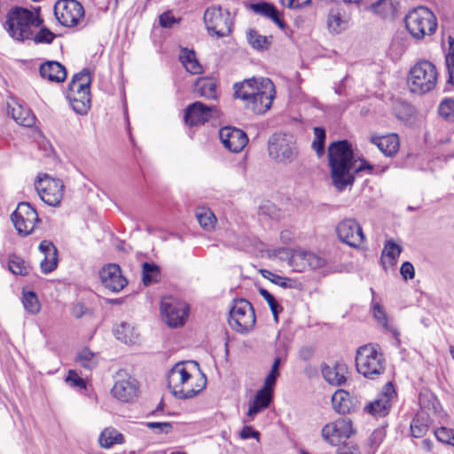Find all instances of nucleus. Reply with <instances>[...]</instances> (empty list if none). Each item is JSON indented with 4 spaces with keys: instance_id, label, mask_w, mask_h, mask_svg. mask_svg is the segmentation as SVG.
Returning <instances> with one entry per match:
<instances>
[{
    "instance_id": "1",
    "label": "nucleus",
    "mask_w": 454,
    "mask_h": 454,
    "mask_svg": "<svg viewBox=\"0 0 454 454\" xmlns=\"http://www.w3.org/2000/svg\"><path fill=\"white\" fill-rule=\"evenodd\" d=\"M41 12V6L27 8L14 5L7 12L4 27L16 42L32 41L35 45L51 44L58 35L44 26Z\"/></svg>"
},
{
    "instance_id": "2",
    "label": "nucleus",
    "mask_w": 454,
    "mask_h": 454,
    "mask_svg": "<svg viewBox=\"0 0 454 454\" xmlns=\"http://www.w3.org/2000/svg\"><path fill=\"white\" fill-rule=\"evenodd\" d=\"M328 158L333 184L338 192L352 187L355 174L364 170L372 171L373 168L365 160H361L356 166L351 145L346 140L332 143L328 148Z\"/></svg>"
},
{
    "instance_id": "3",
    "label": "nucleus",
    "mask_w": 454,
    "mask_h": 454,
    "mask_svg": "<svg viewBox=\"0 0 454 454\" xmlns=\"http://www.w3.org/2000/svg\"><path fill=\"white\" fill-rule=\"evenodd\" d=\"M234 98L244 102L247 109L256 114L266 113L271 106L276 90L269 78H251L233 86Z\"/></svg>"
},
{
    "instance_id": "4",
    "label": "nucleus",
    "mask_w": 454,
    "mask_h": 454,
    "mask_svg": "<svg viewBox=\"0 0 454 454\" xmlns=\"http://www.w3.org/2000/svg\"><path fill=\"white\" fill-rule=\"evenodd\" d=\"M194 372H200V365L196 361L178 362L172 366V395L179 399L192 398L201 392L207 384L206 376L201 373L195 385H188V380Z\"/></svg>"
},
{
    "instance_id": "5",
    "label": "nucleus",
    "mask_w": 454,
    "mask_h": 454,
    "mask_svg": "<svg viewBox=\"0 0 454 454\" xmlns=\"http://www.w3.org/2000/svg\"><path fill=\"white\" fill-rule=\"evenodd\" d=\"M356 367L358 373L371 380L378 378L385 372V359L378 345L368 344L356 351Z\"/></svg>"
},
{
    "instance_id": "6",
    "label": "nucleus",
    "mask_w": 454,
    "mask_h": 454,
    "mask_svg": "<svg viewBox=\"0 0 454 454\" xmlns=\"http://www.w3.org/2000/svg\"><path fill=\"white\" fill-rule=\"evenodd\" d=\"M405 27L415 40H422L433 35L437 28V20L433 12L424 6L410 11L404 19Z\"/></svg>"
},
{
    "instance_id": "7",
    "label": "nucleus",
    "mask_w": 454,
    "mask_h": 454,
    "mask_svg": "<svg viewBox=\"0 0 454 454\" xmlns=\"http://www.w3.org/2000/svg\"><path fill=\"white\" fill-rule=\"evenodd\" d=\"M437 77L436 67L432 62L419 60L409 72L408 84L412 92L426 93L435 87Z\"/></svg>"
},
{
    "instance_id": "8",
    "label": "nucleus",
    "mask_w": 454,
    "mask_h": 454,
    "mask_svg": "<svg viewBox=\"0 0 454 454\" xmlns=\"http://www.w3.org/2000/svg\"><path fill=\"white\" fill-rule=\"evenodd\" d=\"M270 157L278 163L290 164L299 154L296 140L290 134H273L268 143Z\"/></svg>"
},
{
    "instance_id": "9",
    "label": "nucleus",
    "mask_w": 454,
    "mask_h": 454,
    "mask_svg": "<svg viewBox=\"0 0 454 454\" xmlns=\"http://www.w3.org/2000/svg\"><path fill=\"white\" fill-rule=\"evenodd\" d=\"M255 321L254 308L248 301H233L228 317V324L233 331L241 334L248 333L254 329Z\"/></svg>"
},
{
    "instance_id": "10",
    "label": "nucleus",
    "mask_w": 454,
    "mask_h": 454,
    "mask_svg": "<svg viewBox=\"0 0 454 454\" xmlns=\"http://www.w3.org/2000/svg\"><path fill=\"white\" fill-rule=\"evenodd\" d=\"M11 220L21 237L30 235L35 224L42 222L36 209L29 202H20L11 215Z\"/></svg>"
},
{
    "instance_id": "11",
    "label": "nucleus",
    "mask_w": 454,
    "mask_h": 454,
    "mask_svg": "<svg viewBox=\"0 0 454 454\" xmlns=\"http://www.w3.org/2000/svg\"><path fill=\"white\" fill-rule=\"evenodd\" d=\"M84 8L76 0H59L54 5V16L63 27H74L84 20Z\"/></svg>"
},
{
    "instance_id": "12",
    "label": "nucleus",
    "mask_w": 454,
    "mask_h": 454,
    "mask_svg": "<svg viewBox=\"0 0 454 454\" xmlns=\"http://www.w3.org/2000/svg\"><path fill=\"white\" fill-rule=\"evenodd\" d=\"M35 187L45 204L51 207L59 206L64 191L62 180L52 178L48 174H43V176L39 175L35 182Z\"/></svg>"
},
{
    "instance_id": "13",
    "label": "nucleus",
    "mask_w": 454,
    "mask_h": 454,
    "mask_svg": "<svg viewBox=\"0 0 454 454\" xmlns=\"http://www.w3.org/2000/svg\"><path fill=\"white\" fill-rule=\"evenodd\" d=\"M204 22L207 29L213 32L217 37H225L231 33V13L220 6L208 7L204 13Z\"/></svg>"
},
{
    "instance_id": "14",
    "label": "nucleus",
    "mask_w": 454,
    "mask_h": 454,
    "mask_svg": "<svg viewBox=\"0 0 454 454\" xmlns=\"http://www.w3.org/2000/svg\"><path fill=\"white\" fill-rule=\"evenodd\" d=\"M353 433L352 422L348 418H339L325 425L321 430L324 441L333 446L343 444Z\"/></svg>"
},
{
    "instance_id": "15",
    "label": "nucleus",
    "mask_w": 454,
    "mask_h": 454,
    "mask_svg": "<svg viewBox=\"0 0 454 454\" xmlns=\"http://www.w3.org/2000/svg\"><path fill=\"white\" fill-rule=\"evenodd\" d=\"M88 74H90V70L87 67L82 68L80 72L74 74L67 85L66 98L69 101L73 110L81 115L86 114L90 108L91 94H82L77 90L74 92V81H82Z\"/></svg>"
},
{
    "instance_id": "16",
    "label": "nucleus",
    "mask_w": 454,
    "mask_h": 454,
    "mask_svg": "<svg viewBox=\"0 0 454 454\" xmlns=\"http://www.w3.org/2000/svg\"><path fill=\"white\" fill-rule=\"evenodd\" d=\"M98 276L102 286L113 293L121 292L129 284L121 266L117 263L105 264L100 269Z\"/></svg>"
},
{
    "instance_id": "17",
    "label": "nucleus",
    "mask_w": 454,
    "mask_h": 454,
    "mask_svg": "<svg viewBox=\"0 0 454 454\" xmlns=\"http://www.w3.org/2000/svg\"><path fill=\"white\" fill-rule=\"evenodd\" d=\"M336 232L340 240L351 247H359L365 239L360 224L351 218L339 223Z\"/></svg>"
},
{
    "instance_id": "18",
    "label": "nucleus",
    "mask_w": 454,
    "mask_h": 454,
    "mask_svg": "<svg viewBox=\"0 0 454 454\" xmlns=\"http://www.w3.org/2000/svg\"><path fill=\"white\" fill-rule=\"evenodd\" d=\"M218 115V109L215 106H207L201 102L189 105L184 114V121L189 126H198L208 121L212 117Z\"/></svg>"
},
{
    "instance_id": "19",
    "label": "nucleus",
    "mask_w": 454,
    "mask_h": 454,
    "mask_svg": "<svg viewBox=\"0 0 454 454\" xmlns=\"http://www.w3.org/2000/svg\"><path fill=\"white\" fill-rule=\"evenodd\" d=\"M290 265L297 272H302L306 269H319L325 265L326 260L312 252L302 249H295L290 257Z\"/></svg>"
},
{
    "instance_id": "20",
    "label": "nucleus",
    "mask_w": 454,
    "mask_h": 454,
    "mask_svg": "<svg viewBox=\"0 0 454 454\" xmlns=\"http://www.w3.org/2000/svg\"><path fill=\"white\" fill-rule=\"evenodd\" d=\"M396 394L391 382H387L378 395L377 398L366 405L365 410L372 415L377 417L386 416L391 407V403Z\"/></svg>"
},
{
    "instance_id": "21",
    "label": "nucleus",
    "mask_w": 454,
    "mask_h": 454,
    "mask_svg": "<svg viewBox=\"0 0 454 454\" xmlns=\"http://www.w3.org/2000/svg\"><path fill=\"white\" fill-rule=\"evenodd\" d=\"M219 137L224 147L232 153L242 151L248 142L247 134L233 127L222 128L219 130Z\"/></svg>"
},
{
    "instance_id": "22",
    "label": "nucleus",
    "mask_w": 454,
    "mask_h": 454,
    "mask_svg": "<svg viewBox=\"0 0 454 454\" xmlns=\"http://www.w3.org/2000/svg\"><path fill=\"white\" fill-rule=\"evenodd\" d=\"M170 28V10L165 11L159 16V26L153 25L152 37L155 45H159V52L162 56V61L167 65L170 62L168 56L169 43L167 40L161 41V29Z\"/></svg>"
},
{
    "instance_id": "23",
    "label": "nucleus",
    "mask_w": 454,
    "mask_h": 454,
    "mask_svg": "<svg viewBox=\"0 0 454 454\" xmlns=\"http://www.w3.org/2000/svg\"><path fill=\"white\" fill-rule=\"evenodd\" d=\"M39 74L43 79L51 82L61 83L67 76L64 65L57 60H46L39 67Z\"/></svg>"
},
{
    "instance_id": "24",
    "label": "nucleus",
    "mask_w": 454,
    "mask_h": 454,
    "mask_svg": "<svg viewBox=\"0 0 454 454\" xmlns=\"http://www.w3.org/2000/svg\"><path fill=\"white\" fill-rule=\"evenodd\" d=\"M272 394L273 388L270 387H267L265 385L257 391L247 413L248 419H246L245 422L252 421L256 414L269 407L272 400Z\"/></svg>"
},
{
    "instance_id": "25",
    "label": "nucleus",
    "mask_w": 454,
    "mask_h": 454,
    "mask_svg": "<svg viewBox=\"0 0 454 454\" xmlns=\"http://www.w3.org/2000/svg\"><path fill=\"white\" fill-rule=\"evenodd\" d=\"M137 382L135 379L129 378L127 380L115 382L111 389L113 395L121 402H130L137 395Z\"/></svg>"
},
{
    "instance_id": "26",
    "label": "nucleus",
    "mask_w": 454,
    "mask_h": 454,
    "mask_svg": "<svg viewBox=\"0 0 454 454\" xmlns=\"http://www.w3.org/2000/svg\"><path fill=\"white\" fill-rule=\"evenodd\" d=\"M347 368L345 364H336L330 366L326 364L321 365L322 376L325 381L333 386H340L346 381Z\"/></svg>"
},
{
    "instance_id": "27",
    "label": "nucleus",
    "mask_w": 454,
    "mask_h": 454,
    "mask_svg": "<svg viewBox=\"0 0 454 454\" xmlns=\"http://www.w3.org/2000/svg\"><path fill=\"white\" fill-rule=\"evenodd\" d=\"M371 142L386 156L395 154L400 146L399 137L396 134H390L382 137H372Z\"/></svg>"
},
{
    "instance_id": "28",
    "label": "nucleus",
    "mask_w": 454,
    "mask_h": 454,
    "mask_svg": "<svg viewBox=\"0 0 454 454\" xmlns=\"http://www.w3.org/2000/svg\"><path fill=\"white\" fill-rule=\"evenodd\" d=\"M250 9L256 14L270 19L280 29L286 28V23L280 19V13L273 4L266 2L251 4Z\"/></svg>"
},
{
    "instance_id": "29",
    "label": "nucleus",
    "mask_w": 454,
    "mask_h": 454,
    "mask_svg": "<svg viewBox=\"0 0 454 454\" xmlns=\"http://www.w3.org/2000/svg\"><path fill=\"white\" fill-rule=\"evenodd\" d=\"M327 25L329 30L335 34H340L348 27V19L344 16L343 8L339 6L331 8Z\"/></svg>"
},
{
    "instance_id": "30",
    "label": "nucleus",
    "mask_w": 454,
    "mask_h": 454,
    "mask_svg": "<svg viewBox=\"0 0 454 454\" xmlns=\"http://www.w3.org/2000/svg\"><path fill=\"white\" fill-rule=\"evenodd\" d=\"M114 337L128 345L135 344L139 337L137 329L127 322H121L113 329Z\"/></svg>"
},
{
    "instance_id": "31",
    "label": "nucleus",
    "mask_w": 454,
    "mask_h": 454,
    "mask_svg": "<svg viewBox=\"0 0 454 454\" xmlns=\"http://www.w3.org/2000/svg\"><path fill=\"white\" fill-rule=\"evenodd\" d=\"M190 316V305L181 300L172 299V328L182 327Z\"/></svg>"
},
{
    "instance_id": "32",
    "label": "nucleus",
    "mask_w": 454,
    "mask_h": 454,
    "mask_svg": "<svg viewBox=\"0 0 454 454\" xmlns=\"http://www.w3.org/2000/svg\"><path fill=\"white\" fill-rule=\"evenodd\" d=\"M178 59L188 73L192 74H199L202 73V66L198 61L193 50L180 48Z\"/></svg>"
},
{
    "instance_id": "33",
    "label": "nucleus",
    "mask_w": 454,
    "mask_h": 454,
    "mask_svg": "<svg viewBox=\"0 0 454 454\" xmlns=\"http://www.w3.org/2000/svg\"><path fill=\"white\" fill-rule=\"evenodd\" d=\"M98 442L101 447L109 449L114 444L123 443L125 442V438L124 435L115 428L106 427L101 432Z\"/></svg>"
},
{
    "instance_id": "34",
    "label": "nucleus",
    "mask_w": 454,
    "mask_h": 454,
    "mask_svg": "<svg viewBox=\"0 0 454 454\" xmlns=\"http://www.w3.org/2000/svg\"><path fill=\"white\" fill-rule=\"evenodd\" d=\"M332 404L333 410L340 414H345L349 412L351 409V400L349 393L343 390L339 389L335 391V393L332 396Z\"/></svg>"
},
{
    "instance_id": "35",
    "label": "nucleus",
    "mask_w": 454,
    "mask_h": 454,
    "mask_svg": "<svg viewBox=\"0 0 454 454\" xmlns=\"http://www.w3.org/2000/svg\"><path fill=\"white\" fill-rule=\"evenodd\" d=\"M160 278V268L155 262H144L142 263V282L145 286L157 283Z\"/></svg>"
},
{
    "instance_id": "36",
    "label": "nucleus",
    "mask_w": 454,
    "mask_h": 454,
    "mask_svg": "<svg viewBox=\"0 0 454 454\" xmlns=\"http://www.w3.org/2000/svg\"><path fill=\"white\" fill-rule=\"evenodd\" d=\"M12 116L18 124L24 127H32L35 123V116L32 111L21 105L18 108H12Z\"/></svg>"
},
{
    "instance_id": "37",
    "label": "nucleus",
    "mask_w": 454,
    "mask_h": 454,
    "mask_svg": "<svg viewBox=\"0 0 454 454\" xmlns=\"http://www.w3.org/2000/svg\"><path fill=\"white\" fill-rule=\"evenodd\" d=\"M195 87L196 90L201 97L209 99H215L217 98L216 82L214 79L207 77L200 78L197 81Z\"/></svg>"
},
{
    "instance_id": "38",
    "label": "nucleus",
    "mask_w": 454,
    "mask_h": 454,
    "mask_svg": "<svg viewBox=\"0 0 454 454\" xmlns=\"http://www.w3.org/2000/svg\"><path fill=\"white\" fill-rule=\"evenodd\" d=\"M195 215L202 229L207 231L214 230L216 223V217L211 209L207 207H198Z\"/></svg>"
},
{
    "instance_id": "39",
    "label": "nucleus",
    "mask_w": 454,
    "mask_h": 454,
    "mask_svg": "<svg viewBox=\"0 0 454 454\" xmlns=\"http://www.w3.org/2000/svg\"><path fill=\"white\" fill-rule=\"evenodd\" d=\"M247 40L248 44L254 50L263 51L269 49L271 43V36L268 37L260 35L254 29H249L247 32Z\"/></svg>"
},
{
    "instance_id": "40",
    "label": "nucleus",
    "mask_w": 454,
    "mask_h": 454,
    "mask_svg": "<svg viewBox=\"0 0 454 454\" xmlns=\"http://www.w3.org/2000/svg\"><path fill=\"white\" fill-rule=\"evenodd\" d=\"M74 361L84 369L91 371L96 368L98 365V361L96 360V353L92 352L89 348L85 347L82 350H80Z\"/></svg>"
},
{
    "instance_id": "41",
    "label": "nucleus",
    "mask_w": 454,
    "mask_h": 454,
    "mask_svg": "<svg viewBox=\"0 0 454 454\" xmlns=\"http://www.w3.org/2000/svg\"><path fill=\"white\" fill-rule=\"evenodd\" d=\"M370 9L382 18L393 17L395 12L394 0H379Z\"/></svg>"
},
{
    "instance_id": "42",
    "label": "nucleus",
    "mask_w": 454,
    "mask_h": 454,
    "mask_svg": "<svg viewBox=\"0 0 454 454\" xmlns=\"http://www.w3.org/2000/svg\"><path fill=\"white\" fill-rule=\"evenodd\" d=\"M22 303L25 309L32 315H35L40 311L41 305L35 291L25 292L23 290Z\"/></svg>"
},
{
    "instance_id": "43",
    "label": "nucleus",
    "mask_w": 454,
    "mask_h": 454,
    "mask_svg": "<svg viewBox=\"0 0 454 454\" xmlns=\"http://www.w3.org/2000/svg\"><path fill=\"white\" fill-rule=\"evenodd\" d=\"M260 272L264 278L269 279L270 282H272L275 285H278L281 287L296 288V286H297V283L294 279L281 277V276L277 275L268 270H261Z\"/></svg>"
},
{
    "instance_id": "44",
    "label": "nucleus",
    "mask_w": 454,
    "mask_h": 454,
    "mask_svg": "<svg viewBox=\"0 0 454 454\" xmlns=\"http://www.w3.org/2000/svg\"><path fill=\"white\" fill-rule=\"evenodd\" d=\"M8 268L12 273L20 276H27L29 270V267L26 265V262L15 254L9 255Z\"/></svg>"
},
{
    "instance_id": "45",
    "label": "nucleus",
    "mask_w": 454,
    "mask_h": 454,
    "mask_svg": "<svg viewBox=\"0 0 454 454\" xmlns=\"http://www.w3.org/2000/svg\"><path fill=\"white\" fill-rule=\"evenodd\" d=\"M403 251V247L396 244L393 239H389L386 242L382 250V257H387L389 260L390 264H395L397 258Z\"/></svg>"
},
{
    "instance_id": "46",
    "label": "nucleus",
    "mask_w": 454,
    "mask_h": 454,
    "mask_svg": "<svg viewBox=\"0 0 454 454\" xmlns=\"http://www.w3.org/2000/svg\"><path fill=\"white\" fill-rule=\"evenodd\" d=\"M313 131L315 137L311 146L316 151L317 156L320 157L325 151V130L323 128L315 127Z\"/></svg>"
},
{
    "instance_id": "47",
    "label": "nucleus",
    "mask_w": 454,
    "mask_h": 454,
    "mask_svg": "<svg viewBox=\"0 0 454 454\" xmlns=\"http://www.w3.org/2000/svg\"><path fill=\"white\" fill-rule=\"evenodd\" d=\"M428 430L427 421L417 415L411 422V433L413 437L419 438L426 434Z\"/></svg>"
},
{
    "instance_id": "48",
    "label": "nucleus",
    "mask_w": 454,
    "mask_h": 454,
    "mask_svg": "<svg viewBox=\"0 0 454 454\" xmlns=\"http://www.w3.org/2000/svg\"><path fill=\"white\" fill-rule=\"evenodd\" d=\"M259 294L267 301L273 314L276 322L278 321V313L283 310V308L278 303L274 296L266 289L261 288Z\"/></svg>"
},
{
    "instance_id": "49",
    "label": "nucleus",
    "mask_w": 454,
    "mask_h": 454,
    "mask_svg": "<svg viewBox=\"0 0 454 454\" xmlns=\"http://www.w3.org/2000/svg\"><path fill=\"white\" fill-rule=\"evenodd\" d=\"M159 309L161 321L170 327V294L161 296Z\"/></svg>"
},
{
    "instance_id": "50",
    "label": "nucleus",
    "mask_w": 454,
    "mask_h": 454,
    "mask_svg": "<svg viewBox=\"0 0 454 454\" xmlns=\"http://www.w3.org/2000/svg\"><path fill=\"white\" fill-rule=\"evenodd\" d=\"M438 113L443 119L454 121V100L451 98L442 100L439 105Z\"/></svg>"
},
{
    "instance_id": "51",
    "label": "nucleus",
    "mask_w": 454,
    "mask_h": 454,
    "mask_svg": "<svg viewBox=\"0 0 454 454\" xmlns=\"http://www.w3.org/2000/svg\"><path fill=\"white\" fill-rule=\"evenodd\" d=\"M66 381L70 384L71 387H78L80 389L87 388V381L83 378L80 377L76 371L69 370Z\"/></svg>"
},
{
    "instance_id": "52",
    "label": "nucleus",
    "mask_w": 454,
    "mask_h": 454,
    "mask_svg": "<svg viewBox=\"0 0 454 454\" xmlns=\"http://www.w3.org/2000/svg\"><path fill=\"white\" fill-rule=\"evenodd\" d=\"M280 363H281V359L279 357L275 358L273 364L271 366L270 372L264 380L263 385L267 386V387H270L273 388V387L275 386L277 379L279 375L278 369L280 366Z\"/></svg>"
},
{
    "instance_id": "53",
    "label": "nucleus",
    "mask_w": 454,
    "mask_h": 454,
    "mask_svg": "<svg viewBox=\"0 0 454 454\" xmlns=\"http://www.w3.org/2000/svg\"><path fill=\"white\" fill-rule=\"evenodd\" d=\"M58 266V249L54 248V256H52L50 260L47 256H44V259L41 262L40 267L41 270L44 274H49L52 272Z\"/></svg>"
},
{
    "instance_id": "54",
    "label": "nucleus",
    "mask_w": 454,
    "mask_h": 454,
    "mask_svg": "<svg viewBox=\"0 0 454 454\" xmlns=\"http://www.w3.org/2000/svg\"><path fill=\"white\" fill-rule=\"evenodd\" d=\"M450 52L446 56V66L449 72V83L454 85V42L450 43Z\"/></svg>"
},
{
    "instance_id": "55",
    "label": "nucleus",
    "mask_w": 454,
    "mask_h": 454,
    "mask_svg": "<svg viewBox=\"0 0 454 454\" xmlns=\"http://www.w3.org/2000/svg\"><path fill=\"white\" fill-rule=\"evenodd\" d=\"M92 82L91 74H88L82 81H74L75 86H74V90L76 92L79 90L80 93L85 95V93H90V85Z\"/></svg>"
},
{
    "instance_id": "56",
    "label": "nucleus",
    "mask_w": 454,
    "mask_h": 454,
    "mask_svg": "<svg viewBox=\"0 0 454 454\" xmlns=\"http://www.w3.org/2000/svg\"><path fill=\"white\" fill-rule=\"evenodd\" d=\"M454 430L444 427H439L434 431V435L438 441L450 444Z\"/></svg>"
},
{
    "instance_id": "57",
    "label": "nucleus",
    "mask_w": 454,
    "mask_h": 454,
    "mask_svg": "<svg viewBox=\"0 0 454 454\" xmlns=\"http://www.w3.org/2000/svg\"><path fill=\"white\" fill-rule=\"evenodd\" d=\"M373 317H375L379 324H380L384 327H387V314L383 309L382 306L378 302L373 304Z\"/></svg>"
},
{
    "instance_id": "58",
    "label": "nucleus",
    "mask_w": 454,
    "mask_h": 454,
    "mask_svg": "<svg viewBox=\"0 0 454 454\" xmlns=\"http://www.w3.org/2000/svg\"><path fill=\"white\" fill-rule=\"evenodd\" d=\"M89 311L90 309L81 301L74 303L71 309L72 316L78 319L82 318Z\"/></svg>"
},
{
    "instance_id": "59",
    "label": "nucleus",
    "mask_w": 454,
    "mask_h": 454,
    "mask_svg": "<svg viewBox=\"0 0 454 454\" xmlns=\"http://www.w3.org/2000/svg\"><path fill=\"white\" fill-rule=\"evenodd\" d=\"M400 273L405 280L413 279L415 277L413 265L409 262H403L401 266Z\"/></svg>"
},
{
    "instance_id": "60",
    "label": "nucleus",
    "mask_w": 454,
    "mask_h": 454,
    "mask_svg": "<svg viewBox=\"0 0 454 454\" xmlns=\"http://www.w3.org/2000/svg\"><path fill=\"white\" fill-rule=\"evenodd\" d=\"M310 0H281V4L289 9H299L308 5Z\"/></svg>"
},
{
    "instance_id": "61",
    "label": "nucleus",
    "mask_w": 454,
    "mask_h": 454,
    "mask_svg": "<svg viewBox=\"0 0 454 454\" xmlns=\"http://www.w3.org/2000/svg\"><path fill=\"white\" fill-rule=\"evenodd\" d=\"M239 436L242 439L256 438L259 439L260 433L254 430L250 426H245L239 433Z\"/></svg>"
},
{
    "instance_id": "62",
    "label": "nucleus",
    "mask_w": 454,
    "mask_h": 454,
    "mask_svg": "<svg viewBox=\"0 0 454 454\" xmlns=\"http://www.w3.org/2000/svg\"><path fill=\"white\" fill-rule=\"evenodd\" d=\"M54 248H57L51 241L43 240L39 245V250L44 254L45 256H49L52 250V256H54Z\"/></svg>"
},
{
    "instance_id": "63",
    "label": "nucleus",
    "mask_w": 454,
    "mask_h": 454,
    "mask_svg": "<svg viewBox=\"0 0 454 454\" xmlns=\"http://www.w3.org/2000/svg\"><path fill=\"white\" fill-rule=\"evenodd\" d=\"M145 425L158 433H161L164 427H170V422H146Z\"/></svg>"
},
{
    "instance_id": "64",
    "label": "nucleus",
    "mask_w": 454,
    "mask_h": 454,
    "mask_svg": "<svg viewBox=\"0 0 454 454\" xmlns=\"http://www.w3.org/2000/svg\"><path fill=\"white\" fill-rule=\"evenodd\" d=\"M338 454H361V452L355 445H345L343 448L339 450Z\"/></svg>"
}]
</instances>
